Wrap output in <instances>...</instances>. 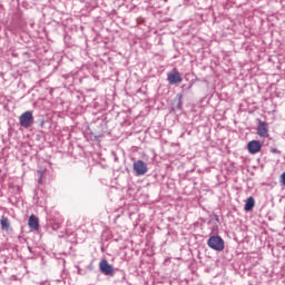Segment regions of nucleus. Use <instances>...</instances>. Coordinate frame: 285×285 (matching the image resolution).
Instances as JSON below:
<instances>
[{
  "instance_id": "nucleus-1",
  "label": "nucleus",
  "mask_w": 285,
  "mask_h": 285,
  "mask_svg": "<svg viewBox=\"0 0 285 285\" xmlns=\"http://www.w3.org/2000/svg\"><path fill=\"white\" fill-rule=\"evenodd\" d=\"M207 245L213 250H217L218 253H222L225 248L224 238L222 236H212L207 240Z\"/></svg>"
},
{
  "instance_id": "nucleus-2",
  "label": "nucleus",
  "mask_w": 285,
  "mask_h": 285,
  "mask_svg": "<svg viewBox=\"0 0 285 285\" xmlns=\"http://www.w3.org/2000/svg\"><path fill=\"white\" fill-rule=\"evenodd\" d=\"M19 124L22 128H30V126L35 124V116H32V111H24L19 117Z\"/></svg>"
},
{
  "instance_id": "nucleus-3",
  "label": "nucleus",
  "mask_w": 285,
  "mask_h": 285,
  "mask_svg": "<svg viewBox=\"0 0 285 285\" xmlns=\"http://www.w3.org/2000/svg\"><path fill=\"white\" fill-rule=\"evenodd\" d=\"M132 169L137 177H141L148 173V165L144 160H136L132 165Z\"/></svg>"
},
{
  "instance_id": "nucleus-4",
  "label": "nucleus",
  "mask_w": 285,
  "mask_h": 285,
  "mask_svg": "<svg viewBox=\"0 0 285 285\" xmlns=\"http://www.w3.org/2000/svg\"><path fill=\"white\" fill-rule=\"evenodd\" d=\"M99 271L102 273V275H109L110 277L115 275V268L106 259L100 261Z\"/></svg>"
},
{
  "instance_id": "nucleus-5",
  "label": "nucleus",
  "mask_w": 285,
  "mask_h": 285,
  "mask_svg": "<svg viewBox=\"0 0 285 285\" xmlns=\"http://www.w3.org/2000/svg\"><path fill=\"white\" fill-rule=\"evenodd\" d=\"M257 135L258 137H262L263 139L268 138V122L258 120L257 125Z\"/></svg>"
},
{
  "instance_id": "nucleus-6",
  "label": "nucleus",
  "mask_w": 285,
  "mask_h": 285,
  "mask_svg": "<svg viewBox=\"0 0 285 285\" xmlns=\"http://www.w3.org/2000/svg\"><path fill=\"white\" fill-rule=\"evenodd\" d=\"M247 150L250 155H257L262 150V144L258 140H250L247 144Z\"/></svg>"
},
{
  "instance_id": "nucleus-7",
  "label": "nucleus",
  "mask_w": 285,
  "mask_h": 285,
  "mask_svg": "<svg viewBox=\"0 0 285 285\" xmlns=\"http://www.w3.org/2000/svg\"><path fill=\"white\" fill-rule=\"evenodd\" d=\"M167 79L171 86H175V83H181V81H183L181 75H179V72L168 73Z\"/></svg>"
},
{
  "instance_id": "nucleus-8",
  "label": "nucleus",
  "mask_w": 285,
  "mask_h": 285,
  "mask_svg": "<svg viewBox=\"0 0 285 285\" xmlns=\"http://www.w3.org/2000/svg\"><path fill=\"white\" fill-rule=\"evenodd\" d=\"M29 228H31L32 230H39V218H37V216L31 215L29 217Z\"/></svg>"
},
{
  "instance_id": "nucleus-9",
  "label": "nucleus",
  "mask_w": 285,
  "mask_h": 285,
  "mask_svg": "<svg viewBox=\"0 0 285 285\" xmlns=\"http://www.w3.org/2000/svg\"><path fill=\"white\" fill-rule=\"evenodd\" d=\"M0 226H1V230H10V219L6 216H2L0 219Z\"/></svg>"
},
{
  "instance_id": "nucleus-10",
  "label": "nucleus",
  "mask_w": 285,
  "mask_h": 285,
  "mask_svg": "<svg viewBox=\"0 0 285 285\" xmlns=\"http://www.w3.org/2000/svg\"><path fill=\"white\" fill-rule=\"evenodd\" d=\"M244 208H245V210H246L247 213L250 212L252 208H255V198H253V196H250L249 198H247Z\"/></svg>"
},
{
  "instance_id": "nucleus-11",
  "label": "nucleus",
  "mask_w": 285,
  "mask_h": 285,
  "mask_svg": "<svg viewBox=\"0 0 285 285\" xmlns=\"http://www.w3.org/2000/svg\"><path fill=\"white\" fill-rule=\"evenodd\" d=\"M177 98L179 99L178 108H180V107H181V105H183L181 99L184 98V95L178 94V95H177Z\"/></svg>"
},
{
  "instance_id": "nucleus-12",
  "label": "nucleus",
  "mask_w": 285,
  "mask_h": 285,
  "mask_svg": "<svg viewBox=\"0 0 285 285\" xmlns=\"http://www.w3.org/2000/svg\"><path fill=\"white\" fill-rule=\"evenodd\" d=\"M52 228H53V230H59V228H61V224L60 223H53Z\"/></svg>"
},
{
  "instance_id": "nucleus-13",
  "label": "nucleus",
  "mask_w": 285,
  "mask_h": 285,
  "mask_svg": "<svg viewBox=\"0 0 285 285\" xmlns=\"http://www.w3.org/2000/svg\"><path fill=\"white\" fill-rule=\"evenodd\" d=\"M281 184L285 186V171L281 175Z\"/></svg>"
},
{
  "instance_id": "nucleus-14",
  "label": "nucleus",
  "mask_w": 285,
  "mask_h": 285,
  "mask_svg": "<svg viewBox=\"0 0 285 285\" xmlns=\"http://www.w3.org/2000/svg\"><path fill=\"white\" fill-rule=\"evenodd\" d=\"M271 153H273L274 155H277V153H279V150H277V148H272Z\"/></svg>"
},
{
  "instance_id": "nucleus-15",
  "label": "nucleus",
  "mask_w": 285,
  "mask_h": 285,
  "mask_svg": "<svg viewBox=\"0 0 285 285\" xmlns=\"http://www.w3.org/2000/svg\"><path fill=\"white\" fill-rule=\"evenodd\" d=\"M38 175H40V178H39V184H41V177H42V175H43V173H41V171H38Z\"/></svg>"
},
{
  "instance_id": "nucleus-16",
  "label": "nucleus",
  "mask_w": 285,
  "mask_h": 285,
  "mask_svg": "<svg viewBox=\"0 0 285 285\" xmlns=\"http://www.w3.org/2000/svg\"><path fill=\"white\" fill-rule=\"evenodd\" d=\"M66 79H68V76H63Z\"/></svg>"
}]
</instances>
